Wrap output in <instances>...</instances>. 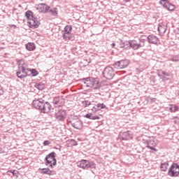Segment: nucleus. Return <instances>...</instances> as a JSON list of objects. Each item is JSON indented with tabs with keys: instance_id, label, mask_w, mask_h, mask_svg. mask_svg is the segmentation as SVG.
<instances>
[{
	"instance_id": "nucleus-40",
	"label": "nucleus",
	"mask_w": 179,
	"mask_h": 179,
	"mask_svg": "<svg viewBox=\"0 0 179 179\" xmlns=\"http://www.w3.org/2000/svg\"><path fill=\"white\" fill-rule=\"evenodd\" d=\"M1 50H3V48H1V47H0V51H1Z\"/></svg>"
},
{
	"instance_id": "nucleus-8",
	"label": "nucleus",
	"mask_w": 179,
	"mask_h": 179,
	"mask_svg": "<svg viewBox=\"0 0 179 179\" xmlns=\"http://www.w3.org/2000/svg\"><path fill=\"white\" fill-rule=\"evenodd\" d=\"M63 38L68 41L72 38V25H66L63 30Z\"/></svg>"
},
{
	"instance_id": "nucleus-16",
	"label": "nucleus",
	"mask_w": 179,
	"mask_h": 179,
	"mask_svg": "<svg viewBox=\"0 0 179 179\" xmlns=\"http://www.w3.org/2000/svg\"><path fill=\"white\" fill-rule=\"evenodd\" d=\"M53 103L57 107H62L65 104V98L62 96H56L53 99Z\"/></svg>"
},
{
	"instance_id": "nucleus-29",
	"label": "nucleus",
	"mask_w": 179,
	"mask_h": 179,
	"mask_svg": "<svg viewBox=\"0 0 179 179\" xmlns=\"http://www.w3.org/2000/svg\"><path fill=\"white\" fill-rule=\"evenodd\" d=\"M83 107H89L92 105V103L89 101H84L82 102Z\"/></svg>"
},
{
	"instance_id": "nucleus-21",
	"label": "nucleus",
	"mask_w": 179,
	"mask_h": 179,
	"mask_svg": "<svg viewBox=\"0 0 179 179\" xmlns=\"http://www.w3.org/2000/svg\"><path fill=\"white\" fill-rule=\"evenodd\" d=\"M167 30V25L166 24L162 22L159 24L158 31L161 34H164V32Z\"/></svg>"
},
{
	"instance_id": "nucleus-36",
	"label": "nucleus",
	"mask_w": 179,
	"mask_h": 179,
	"mask_svg": "<svg viewBox=\"0 0 179 179\" xmlns=\"http://www.w3.org/2000/svg\"><path fill=\"white\" fill-rule=\"evenodd\" d=\"M1 94H3V90H2V87L0 85V96H1Z\"/></svg>"
},
{
	"instance_id": "nucleus-33",
	"label": "nucleus",
	"mask_w": 179,
	"mask_h": 179,
	"mask_svg": "<svg viewBox=\"0 0 179 179\" xmlns=\"http://www.w3.org/2000/svg\"><path fill=\"white\" fill-rule=\"evenodd\" d=\"M173 120H175V121H174L175 124H178V122H179V117H173Z\"/></svg>"
},
{
	"instance_id": "nucleus-30",
	"label": "nucleus",
	"mask_w": 179,
	"mask_h": 179,
	"mask_svg": "<svg viewBox=\"0 0 179 179\" xmlns=\"http://www.w3.org/2000/svg\"><path fill=\"white\" fill-rule=\"evenodd\" d=\"M50 12H51L52 15H53L54 16H57V15H58V11H57V8H53L50 10Z\"/></svg>"
},
{
	"instance_id": "nucleus-38",
	"label": "nucleus",
	"mask_w": 179,
	"mask_h": 179,
	"mask_svg": "<svg viewBox=\"0 0 179 179\" xmlns=\"http://www.w3.org/2000/svg\"><path fill=\"white\" fill-rule=\"evenodd\" d=\"M9 173H11L12 174H15V171L10 170V171H9Z\"/></svg>"
},
{
	"instance_id": "nucleus-42",
	"label": "nucleus",
	"mask_w": 179,
	"mask_h": 179,
	"mask_svg": "<svg viewBox=\"0 0 179 179\" xmlns=\"http://www.w3.org/2000/svg\"><path fill=\"white\" fill-rule=\"evenodd\" d=\"M128 132H129V131H127V132H125V134H128Z\"/></svg>"
},
{
	"instance_id": "nucleus-6",
	"label": "nucleus",
	"mask_w": 179,
	"mask_h": 179,
	"mask_svg": "<svg viewBox=\"0 0 179 179\" xmlns=\"http://www.w3.org/2000/svg\"><path fill=\"white\" fill-rule=\"evenodd\" d=\"M168 176L169 177H178L179 176V165L177 163H173L169 169Z\"/></svg>"
},
{
	"instance_id": "nucleus-19",
	"label": "nucleus",
	"mask_w": 179,
	"mask_h": 179,
	"mask_svg": "<svg viewBox=\"0 0 179 179\" xmlns=\"http://www.w3.org/2000/svg\"><path fill=\"white\" fill-rule=\"evenodd\" d=\"M43 103L44 102L41 101L40 99H34L32 101V106H34V108H36V110H41Z\"/></svg>"
},
{
	"instance_id": "nucleus-11",
	"label": "nucleus",
	"mask_w": 179,
	"mask_h": 179,
	"mask_svg": "<svg viewBox=\"0 0 179 179\" xmlns=\"http://www.w3.org/2000/svg\"><path fill=\"white\" fill-rule=\"evenodd\" d=\"M129 65V61L127 59L120 60L119 62H116L113 66L116 68V69H124V68H127Z\"/></svg>"
},
{
	"instance_id": "nucleus-43",
	"label": "nucleus",
	"mask_w": 179,
	"mask_h": 179,
	"mask_svg": "<svg viewBox=\"0 0 179 179\" xmlns=\"http://www.w3.org/2000/svg\"><path fill=\"white\" fill-rule=\"evenodd\" d=\"M94 108H96V107H94L93 109L94 110Z\"/></svg>"
},
{
	"instance_id": "nucleus-37",
	"label": "nucleus",
	"mask_w": 179,
	"mask_h": 179,
	"mask_svg": "<svg viewBox=\"0 0 179 179\" xmlns=\"http://www.w3.org/2000/svg\"><path fill=\"white\" fill-rule=\"evenodd\" d=\"M36 87H38V89L40 90V84H36Z\"/></svg>"
},
{
	"instance_id": "nucleus-32",
	"label": "nucleus",
	"mask_w": 179,
	"mask_h": 179,
	"mask_svg": "<svg viewBox=\"0 0 179 179\" xmlns=\"http://www.w3.org/2000/svg\"><path fill=\"white\" fill-rule=\"evenodd\" d=\"M43 146H48V145H51V141H45L43 143Z\"/></svg>"
},
{
	"instance_id": "nucleus-2",
	"label": "nucleus",
	"mask_w": 179,
	"mask_h": 179,
	"mask_svg": "<svg viewBox=\"0 0 179 179\" xmlns=\"http://www.w3.org/2000/svg\"><path fill=\"white\" fill-rule=\"evenodd\" d=\"M25 17L29 29H38L40 27V21L34 17V13L31 10H27L25 13Z\"/></svg>"
},
{
	"instance_id": "nucleus-34",
	"label": "nucleus",
	"mask_w": 179,
	"mask_h": 179,
	"mask_svg": "<svg viewBox=\"0 0 179 179\" xmlns=\"http://www.w3.org/2000/svg\"><path fill=\"white\" fill-rule=\"evenodd\" d=\"M147 148H148V149H150L151 150H154L155 152H157V149L150 146V145H148Z\"/></svg>"
},
{
	"instance_id": "nucleus-18",
	"label": "nucleus",
	"mask_w": 179,
	"mask_h": 179,
	"mask_svg": "<svg viewBox=\"0 0 179 179\" xmlns=\"http://www.w3.org/2000/svg\"><path fill=\"white\" fill-rule=\"evenodd\" d=\"M51 104L48 102H45V103H43L42 108H41V113H48L51 111Z\"/></svg>"
},
{
	"instance_id": "nucleus-13",
	"label": "nucleus",
	"mask_w": 179,
	"mask_h": 179,
	"mask_svg": "<svg viewBox=\"0 0 179 179\" xmlns=\"http://www.w3.org/2000/svg\"><path fill=\"white\" fill-rule=\"evenodd\" d=\"M36 10L40 13H47L50 10V6L46 3H39L36 6Z\"/></svg>"
},
{
	"instance_id": "nucleus-23",
	"label": "nucleus",
	"mask_w": 179,
	"mask_h": 179,
	"mask_svg": "<svg viewBox=\"0 0 179 179\" xmlns=\"http://www.w3.org/2000/svg\"><path fill=\"white\" fill-rule=\"evenodd\" d=\"M25 48L28 51H34V50H36V44L29 42L25 45Z\"/></svg>"
},
{
	"instance_id": "nucleus-14",
	"label": "nucleus",
	"mask_w": 179,
	"mask_h": 179,
	"mask_svg": "<svg viewBox=\"0 0 179 179\" xmlns=\"http://www.w3.org/2000/svg\"><path fill=\"white\" fill-rule=\"evenodd\" d=\"M69 122L76 129H82V128H83V122H82L79 119H73Z\"/></svg>"
},
{
	"instance_id": "nucleus-15",
	"label": "nucleus",
	"mask_w": 179,
	"mask_h": 179,
	"mask_svg": "<svg viewBox=\"0 0 179 179\" xmlns=\"http://www.w3.org/2000/svg\"><path fill=\"white\" fill-rule=\"evenodd\" d=\"M147 40L150 44H155L157 45L160 44V40L156 35L150 34L148 36Z\"/></svg>"
},
{
	"instance_id": "nucleus-10",
	"label": "nucleus",
	"mask_w": 179,
	"mask_h": 179,
	"mask_svg": "<svg viewBox=\"0 0 179 179\" xmlns=\"http://www.w3.org/2000/svg\"><path fill=\"white\" fill-rule=\"evenodd\" d=\"M159 3L162 5L163 8L167 9V10H174V9H176V6L170 3L169 0H159Z\"/></svg>"
},
{
	"instance_id": "nucleus-41",
	"label": "nucleus",
	"mask_w": 179,
	"mask_h": 179,
	"mask_svg": "<svg viewBox=\"0 0 179 179\" xmlns=\"http://www.w3.org/2000/svg\"><path fill=\"white\" fill-rule=\"evenodd\" d=\"M115 45V43H113V46L114 47Z\"/></svg>"
},
{
	"instance_id": "nucleus-35",
	"label": "nucleus",
	"mask_w": 179,
	"mask_h": 179,
	"mask_svg": "<svg viewBox=\"0 0 179 179\" xmlns=\"http://www.w3.org/2000/svg\"><path fill=\"white\" fill-rule=\"evenodd\" d=\"M10 29H17V27L15 24L8 25Z\"/></svg>"
},
{
	"instance_id": "nucleus-9",
	"label": "nucleus",
	"mask_w": 179,
	"mask_h": 179,
	"mask_svg": "<svg viewBox=\"0 0 179 179\" xmlns=\"http://www.w3.org/2000/svg\"><path fill=\"white\" fill-rule=\"evenodd\" d=\"M115 75V73H114V69H113L111 66L106 67L103 71V76L109 80L113 79Z\"/></svg>"
},
{
	"instance_id": "nucleus-26",
	"label": "nucleus",
	"mask_w": 179,
	"mask_h": 179,
	"mask_svg": "<svg viewBox=\"0 0 179 179\" xmlns=\"http://www.w3.org/2000/svg\"><path fill=\"white\" fill-rule=\"evenodd\" d=\"M96 111H100V110H103L104 108H107V106H106V105H104V103H97L96 105Z\"/></svg>"
},
{
	"instance_id": "nucleus-25",
	"label": "nucleus",
	"mask_w": 179,
	"mask_h": 179,
	"mask_svg": "<svg viewBox=\"0 0 179 179\" xmlns=\"http://www.w3.org/2000/svg\"><path fill=\"white\" fill-rule=\"evenodd\" d=\"M160 169L162 171H167V169H169V162L162 163Z\"/></svg>"
},
{
	"instance_id": "nucleus-39",
	"label": "nucleus",
	"mask_w": 179,
	"mask_h": 179,
	"mask_svg": "<svg viewBox=\"0 0 179 179\" xmlns=\"http://www.w3.org/2000/svg\"><path fill=\"white\" fill-rule=\"evenodd\" d=\"M140 42H141V43H145V40L141 39Z\"/></svg>"
},
{
	"instance_id": "nucleus-28",
	"label": "nucleus",
	"mask_w": 179,
	"mask_h": 179,
	"mask_svg": "<svg viewBox=\"0 0 179 179\" xmlns=\"http://www.w3.org/2000/svg\"><path fill=\"white\" fill-rule=\"evenodd\" d=\"M178 109L179 108L176 105H171L170 108L171 113H176V111H178Z\"/></svg>"
},
{
	"instance_id": "nucleus-31",
	"label": "nucleus",
	"mask_w": 179,
	"mask_h": 179,
	"mask_svg": "<svg viewBox=\"0 0 179 179\" xmlns=\"http://www.w3.org/2000/svg\"><path fill=\"white\" fill-rule=\"evenodd\" d=\"M171 61H172L173 62H178V61H179L178 56H174L173 57H172L171 59Z\"/></svg>"
},
{
	"instance_id": "nucleus-5",
	"label": "nucleus",
	"mask_w": 179,
	"mask_h": 179,
	"mask_svg": "<svg viewBox=\"0 0 179 179\" xmlns=\"http://www.w3.org/2000/svg\"><path fill=\"white\" fill-rule=\"evenodd\" d=\"M79 166L84 170H89V169H96V163L93 161L83 159L79 162Z\"/></svg>"
},
{
	"instance_id": "nucleus-22",
	"label": "nucleus",
	"mask_w": 179,
	"mask_h": 179,
	"mask_svg": "<svg viewBox=\"0 0 179 179\" xmlns=\"http://www.w3.org/2000/svg\"><path fill=\"white\" fill-rule=\"evenodd\" d=\"M66 148H72L73 146H78V142L73 139H70L66 141Z\"/></svg>"
},
{
	"instance_id": "nucleus-17",
	"label": "nucleus",
	"mask_w": 179,
	"mask_h": 179,
	"mask_svg": "<svg viewBox=\"0 0 179 179\" xmlns=\"http://www.w3.org/2000/svg\"><path fill=\"white\" fill-rule=\"evenodd\" d=\"M157 75L161 79H162V80H169L168 76H170L169 73H167L163 70H158Z\"/></svg>"
},
{
	"instance_id": "nucleus-12",
	"label": "nucleus",
	"mask_w": 179,
	"mask_h": 179,
	"mask_svg": "<svg viewBox=\"0 0 179 179\" xmlns=\"http://www.w3.org/2000/svg\"><path fill=\"white\" fill-rule=\"evenodd\" d=\"M55 117L58 121H65L66 117V110L64 109H60L55 113Z\"/></svg>"
},
{
	"instance_id": "nucleus-7",
	"label": "nucleus",
	"mask_w": 179,
	"mask_h": 179,
	"mask_svg": "<svg viewBox=\"0 0 179 179\" xmlns=\"http://www.w3.org/2000/svg\"><path fill=\"white\" fill-rule=\"evenodd\" d=\"M126 45H129L126 47L125 45L123 46V48H132V50H139L141 47H143L144 44H141L138 43L136 40H130L129 41L125 42Z\"/></svg>"
},
{
	"instance_id": "nucleus-1",
	"label": "nucleus",
	"mask_w": 179,
	"mask_h": 179,
	"mask_svg": "<svg viewBox=\"0 0 179 179\" xmlns=\"http://www.w3.org/2000/svg\"><path fill=\"white\" fill-rule=\"evenodd\" d=\"M17 66L18 70L16 73L17 78L20 79H24V78L30 76V74L29 73L30 69H29V66L26 62H24L23 60H19Z\"/></svg>"
},
{
	"instance_id": "nucleus-20",
	"label": "nucleus",
	"mask_w": 179,
	"mask_h": 179,
	"mask_svg": "<svg viewBox=\"0 0 179 179\" xmlns=\"http://www.w3.org/2000/svg\"><path fill=\"white\" fill-rule=\"evenodd\" d=\"M39 171L41 174H48V176H54V171L50 170L48 168L39 169Z\"/></svg>"
},
{
	"instance_id": "nucleus-24",
	"label": "nucleus",
	"mask_w": 179,
	"mask_h": 179,
	"mask_svg": "<svg viewBox=\"0 0 179 179\" xmlns=\"http://www.w3.org/2000/svg\"><path fill=\"white\" fill-rule=\"evenodd\" d=\"M84 117L89 120H100V117L97 115L93 116V113H87Z\"/></svg>"
},
{
	"instance_id": "nucleus-3",
	"label": "nucleus",
	"mask_w": 179,
	"mask_h": 179,
	"mask_svg": "<svg viewBox=\"0 0 179 179\" xmlns=\"http://www.w3.org/2000/svg\"><path fill=\"white\" fill-rule=\"evenodd\" d=\"M84 83L87 87H91V89H99L100 87V81L97 78H88L85 80Z\"/></svg>"
},
{
	"instance_id": "nucleus-27",
	"label": "nucleus",
	"mask_w": 179,
	"mask_h": 179,
	"mask_svg": "<svg viewBox=\"0 0 179 179\" xmlns=\"http://www.w3.org/2000/svg\"><path fill=\"white\" fill-rule=\"evenodd\" d=\"M30 72V75L32 76H37L38 75V71L36 69H29V73Z\"/></svg>"
},
{
	"instance_id": "nucleus-4",
	"label": "nucleus",
	"mask_w": 179,
	"mask_h": 179,
	"mask_svg": "<svg viewBox=\"0 0 179 179\" xmlns=\"http://www.w3.org/2000/svg\"><path fill=\"white\" fill-rule=\"evenodd\" d=\"M45 166H49L50 169H53L54 166H57V159H55V152H52L48 155L45 158Z\"/></svg>"
}]
</instances>
